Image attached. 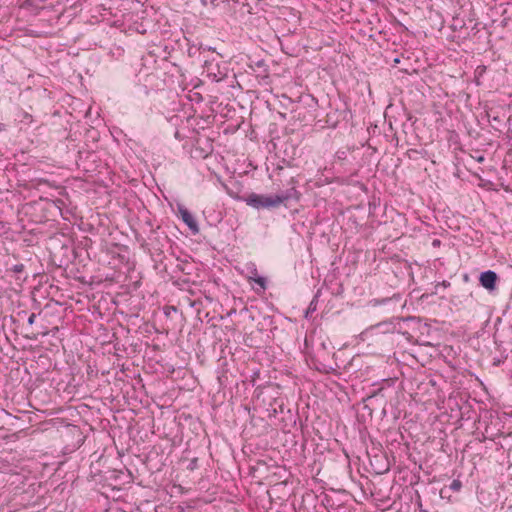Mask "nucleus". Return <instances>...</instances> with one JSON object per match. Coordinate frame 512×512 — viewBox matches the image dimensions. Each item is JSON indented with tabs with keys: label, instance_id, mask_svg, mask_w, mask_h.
I'll list each match as a JSON object with an SVG mask.
<instances>
[{
	"label": "nucleus",
	"instance_id": "nucleus-4",
	"mask_svg": "<svg viewBox=\"0 0 512 512\" xmlns=\"http://www.w3.org/2000/svg\"><path fill=\"white\" fill-rule=\"evenodd\" d=\"M275 196H276V198L279 199L278 204L280 207L282 204H286L288 201H291V200L298 201L301 194L299 191L296 190V188L291 187L285 191H281V192L275 194Z\"/></svg>",
	"mask_w": 512,
	"mask_h": 512
},
{
	"label": "nucleus",
	"instance_id": "nucleus-11",
	"mask_svg": "<svg viewBox=\"0 0 512 512\" xmlns=\"http://www.w3.org/2000/svg\"><path fill=\"white\" fill-rule=\"evenodd\" d=\"M486 71V66L484 65H480L477 67L476 69V73L478 74V76H482Z\"/></svg>",
	"mask_w": 512,
	"mask_h": 512
},
{
	"label": "nucleus",
	"instance_id": "nucleus-15",
	"mask_svg": "<svg viewBox=\"0 0 512 512\" xmlns=\"http://www.w3.org/2000/svg\"><path fill=\"white\" fill-rule=\"evenodd\" d=\"M503 362V359L494 358L493 359V366L498 367Z\"/></svg>",
	"mask_w": 512,
	"mask_h": 512
},
{
	"label": "nucleus",
	"instance_id": "nucleus-8",
	"mask_svg": "<svg viewBox=\"0 0 512 512\" xmlns=\"http://www.w3.org/2000/svg\"><path fill=\"white\" fill-rule=\"evenodd\" d=\"M337 122L338 120L337 119H333L332 115L331 114H327V120H326V123L332 127H336L337 125Z\"/></svg>",
	"mask_w": 512,
	"mask_h": 512
},
{
	"label": "nucleus",
	"instance_id": "nucleus-12",
	"mask_svg": "<svg viewBox=\"0 0 512 512\" xmlns=\"http://www.w3.org/2000/svg\"><path fill=\"white\" fill-rule=\"evenodd\" d=\"M450 286V282L444 280L442 282H439L437 283V285L435 286L436 289H438V287H443V288H447Z\"/></svg>",
	"mask_w": 512,
	"mask_h": 512
},
{
	"label": "nucleus",
	"instance_id": "nucleus-13",
	"mask_svg": "<svg viewBox=\"0 0 512 512\" xmlns=\"http://www.w3.org/2000/svg\"><path fill=\"white\" fill-rule=\"evenodd\" d=\"M35 319H36V314L35 313H31L28 317V324L29 325H33L34 322H35Z\"/></svg>",
	"mask_w": 512,
	"mask_h": 512
},
{
	"label": "nucleus",
	"instance_id": "nucleus-9",
	"mask_svg": "<svg viewBox=\"0 0 512 512\" xmlns=\"http://www.w3.org/2000/svg\"><path fill=\"white\" fill-rule=\"evenodd\" d=\"M316 306H317L316 300H315V299H313V300L310 302L309 306H308V309H307L306 315H307L308 313H310V312H314V311L316 310Z\"/></svg>",
	"mask_w": 512,
	"mask_h": 512
},
{
	"label": "nucleus",
	"instance_id": "nucleus-2",
	"mask_svg": "<svg viewBox=\"0 0 512 512\" xmlns=\"http://www.w3.org/2000/svg\"><path fill=\"white\" fill-rule=\"evenodd\" d=\"M498 275L495 271L487 270L480 274V285L488 291H494L497 286Z\"/></svg>",
	"mask_w": 512,
	"mask_h": 512
},
{
	"label": "nucleus",
	"instance_id": "nucleus-14",
	"mask_svg": "<svg viewBox=\"0 0 512 512\" xmlns=\"http://www.w3.org/2000/svg\"><path fill=\"white\" fill-rule=\"evenodd\" d=\"M152 237H153L155 240H157V241H158V239H159V236H158L157 232H156V231H154V230H152V231H151V235L149 236V240H152Z\"/></svg>",
	"mask_w": 512,
	"mask_h": 512
},
{
	"label": "nucleus",
	"instance_id": "nucleus-18",
	"mask_svg": "<svg viewBox=\"0 0 512 512\" xmlns=\"http://www.w3.org/2000/svg\"><path fill=\"white\" fill-rule=\"evenodd\" d=\"M477 161H478V162H482V161H484V156H482V155H481V156H479V157L477 158Z\"/></svg>",
	"mask_w": 512,
	"mask_h": 512
},
{
	"label": "nucleus",
	"instance_id": "nucleus-3",
	"mask_svg": "<svg viewBox=\"0 0 512 512\" xmlns=\"http://www.w3.org/2000/svg\"><path fill=\"white\" fill-rule=\"evenodd\" d=\"M178 214L181 217L182 221L189 227V229L194 233L199 232V226L194 218V216L190 213V211L184 207L183 205H178Z\"/></svg>",
	"mask_w": 512,
	"mask_h": 512
},
{
	"label": "nucleus",
	"instance_id": "nucleus-16",
	"mask_svg": "<svg viewBox=\"0 0 512 512\" xmlns=\"http://www.w3.org/2000/svg\"><path fill=\"white\" fill-rule=\"evenodd\" d=\"M5 130H6V125L3 123H0V132L5 131Z\"/></svg>",
	"mask_w": 512,
	"mask_h": 512
},
{
	"label": "nucleus",
	"instance_id": "nucleus-10",
	"mask_svg": "<svg viewBox=\"0 0 512 512\" xmlns=\"http://www.w3.org/2000/svg\"><path fill=\"white\" fill-rule=\"evenodd\" d=\"M12 270L15 273H21L24 270V265L23 264H16V265L13 266Z\"/></svg>",
	"mask_w": 512,
	"mask_h": 512
},
{
	"label": "nucleus",
	"instance_id": "nucleus-7",
	"mask_svg": "<svg viewBox=\"0 0 512 512\" xmlns=\"http://www.w3.org/2000/svg\"><path fill=\"white\" fill-rule=\"evenodd\" d=\"M461 487H462V483H461V481H460V480H458V479H454V480L451 482V484H450V489H451V490H453V491H455V492L460 491Z\"/></svg>",
	"mask_w": 512,
	"mask_h": 512
},
{
	"label": "nucleus",
	"instance_id": "nucleus-5",
	"mask_svg": "<svg viewBox=\"0 0 512 512\" xmlns=\"http://www.w3.org/2000/svg\"><path fill=\"white\" fill-rule=\"evenodd\" d=\"M247 279L249 281H253L256 284H258L261 288V291H265L267 289V279L262 276L254 277V276H247Z\"/></svg>",
	"mask_w": 512,
	"mask_h": 512
},
{
	"label": "nucleus",
	"instance_id": "nucleus-19",
	"mask_svg": "<svg viewBox=\"0 0 512 512\" xmlns=\"http://www.w3.org/2000/svg\"><path fill=\"white\" fill-rule=\"evenodd\" d=\"M439 244H440V241H439V240H434V241H433V245H434V246H437V245H439Z\"/></svg>",
	"mask_w": 512,
	"mask_h": 512
},
{
	"label": "nucleus",
	"instance_id": "nucleus-1",
	"mask_svg": "<svg viewBox=\"0 0 512 512\" xmlns=\"http://www.w3.org/2000/svg\"><path fill=\"white\" fill-rule=\"evenodd\" d=\"M242 200L250 207L260 209H276L279 207L278 201L275 194H257L250 193L242 198Z\"/></svg>",
	"mask_w": 512,
	"mask_h": 512
},
{
	"label": "nucleus",
	"instance_id": "nucleus-6",
	"mask_svg": "<svg viewBox=\"0 0 512 512\" xmlns=\"http://www.w3.org/2000/svg\"><path fill=\"white\" fill-rule=\"evenodd\" d=\"M246 270L248 272V276H254V277H258V271H257V267L254 263H248L246 265Z\"/></svg>",
	"mask_w": 512,
	"mask_h": 512
},
{
	"label": "nucleus",
	"instance_id": "nucleus-17",
	"mask_svg": "<svg viewBox=\"0 0 512 512\" xmlns=\"http://www.w3.org/2000/svg\"><path fill=\"white\" fill-rule=\"evenodd\" d=\"M25 315H26V311H20V312H18V316H19V317H20V316L25 317Z\"/></svg>",
	"mask_w": 512,
	"mask_h": 512
}]
</instances>
